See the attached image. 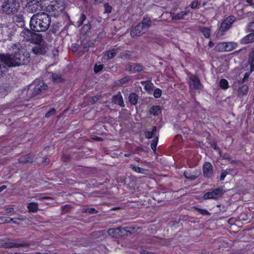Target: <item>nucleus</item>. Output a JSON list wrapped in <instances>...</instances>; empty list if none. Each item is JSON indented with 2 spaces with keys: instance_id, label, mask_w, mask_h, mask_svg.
<instances>
[{
  "instance_id": "nucleus-21",
  "label": "nucleus",
  "mask_w": 254,
  "mask_h": 254,
  "mask_svg": "<svg viewBox=\"0 0 254 254\" xmlns=\"http://www.w3.org/2000/svg\"><path fill=\"white\" fill-rule=\"evenodd\" d=\"M32 51L34 54L37 55H44L46 53L45 48L40 45L33 48Z\"/></svg>"
},
{
  "instance_id": "nucleus-25",
  "label": "nucleus",
  "mask_w": 254,
  "mask_h": 254,
  "mask_svg": "<svg viewBox=\"0 0 254 254\" xmlns=\"http://www.w3.org/2000/svg\"><path fill=\"white\" fill-rule=\"evenodd\" d=\"M27 208L29 212H37L38 210V204L34 202H30L27 205Z\"/></svg>"
},
{
  "instance_id": "nucleus-24",
  "label": "nucleus",
  "mask_w": 254,
  "mask_h": 254,
  "mask_svg": "<svg viewBox=\"0 0 254 254\" xmlns=\"http://www.w3.org/2000/svg\"><path fill=\"white\" fill-rule=\"evenodd\" d=\"M142 86H144V89L148 93L152 90V87L154 86L153 84L150 81H141L140 82Z\"/></svg>"
},
{
  "instance_id": "nucleus-16",
  "label": "nucleus",
  "mask_w": 254,
  "mask_h": 254,
  "mask_svg": "<svg viewBox=\"0 0 254 254\" xmlns=\"http://www.w3.org/2000/svg\"><path fill=\"white\" fill-rule=\"evenodd\" d=\"M113 102L115 104L119 105L120 107H125V104L123 100V98L120 93L119 92L116 95H115L113 97Z\"/></svg>"
},
{
  "instance_id": "nucleus-19",
  "label": "nucleus",
  "mask_w": 254,
  "mask_h": 254,
  "mask_svg": "<svg viewBox=\"0 0 254 254\" xmlns=\"http://www.w3.org/2000/svg\"><path fill=\"white\" fill-rule=\"evenodd\" d=\"M34 31L28 29H25L20 33L21 37H23L24 39L26 41H30L31 37Z\"/></svg>"
},
{
  "instance_id": "nucleus-4",
  "label": "nucleus",
  "mask_w": 254,
  "mask_h": 254,
  "mask_svg": "<svg viewBox=\"0 0 254 254\" xmlns=\"http://www.w3.org/2000/svg\"><path fill=\"white\" fill-rule=\"evenodd\" d=\"M19 4L18 0H2L1 9L7 14H14L17 12Z\"/></svg>"
},
{
  "instance_id": "nucleus-13",
  "label": "nucleus",
  "mask_w": 254,
  "mask_h": 254,
  "mask_svg": "<svg viewBox=\"0 0 254 254\" xmlns=\"http://www.w3.org/2000/svg\"><path fill=\"white\" fill-rule=\"evenodd\" d=\"M143 69V66L140 64L132 63L128 65V70L132 73L140 72Z\"/></svg>"
},
{
  "instance_id": "nucleus-47",
  "label": "nucleus",
  "mask_w": 254,
  "mask_h": 254,
  "mask_svg": "<svg viewBox=\"0 0 254 254\" xmlns=\"http://www.w3.org/2000/svg\"><path fill=\"white\" fill-rule=\"evenodd\" d=\"M253 71H251V66H250V71L248 72H246L243 78L242 79L241 82L242 83H243L245 82L246 80L248 79V78L249 77L250 74Z\"/></svg>"
},
{
  "instance_id": "nucleus-48",
  "label": "nucleus",
  "mask_w": 254,
  "mask_h": 254,
  "mask_svg": "<svg viewBox=\"0 0 254 254\" xmlns=\"http://www.w3.org/2000/svg\"><path fill=\"white\" fill-rule=\"evenodd\" d=\"M220 156L224 160L230 161L231 159V155L227 153H222L221 151V153H219Z\"/></svg>"
},
{
  "instance_id": "nucleus-43",
  "label": "nucleus",
  "mask_w": 254,
  "mask_h": 254,
  "mask_svg": "<svg viewBox=\"0 0 254 254\" xmlns=\"http://www.w3.org/2000/svg\"><path fill=\"white\" fill-rule=\"evenodd\" d=\"M83 212L89 214H97L98 211L94 208H87L83 209Z\"/></svg>"
},
{
  "instance_id": "nucleus-63",
  "label": "nucleus",
  "mask_w": 254,
  "mask_h": 254,
  "mask_svg": "<svg viewBox=\"0 0 254 254\" xmlns=\"http://www.w3.org/2000/svg\"><path fill=\"white\" fill-rule=\"evenodd\" d=\"M6 188V186L5 185H3L0 187V192L3 191L4 189Z\"/></svg>"
},
{
  "instance_id": "nucleus-7",
  "label": "nucleus",
  "mask_w": 254,
  "mask_h": 254,
  "mask_svg": "<svg viewBox=\"0 0 254 254\" xmlns=\"http://www.w3.org/2000/svg\"><path fill=\"white\" fill-rule=\"evenodd\" d=\"M237 46V43L234 42H221L215 46V50L219 52H229L235 49Z\"/></svg>"
},
{
  "instance_id": "nucleus-11",
  "label": "nucleus",
  "mask_w": 254,
  "mask_h": 254,
  "mask_svg": "<svg viewBox=\"0 0 254 254\" xmlns=\"http://www.w3.org/2000/svg\"><path fill=\"white\" fill-rule=\"evenodd\" d=\"M189 82V87L194 90H199L201 89L202 85L201 83L199 77L196 75H191L190 78Z\"/></svg>"
},
{
  "instance_id": "nucleus-49",
  "label": "nucleus",
  "mask_w": 254,
  "mask_h": 254,
  "mask_svg": "<svg viewBox=\"0 0 254 254\" xmlns=\"http://www.w3.org/2000/svg\"><path fill=\"white\" fill-rule=\"evenodd\" d=\"M211 146L216 151H218L219 153H221V149L218 146L217 142L216 141H213L211 144Z\"/></svg>"
},
{
  "instance_id": "nucleus-53",
  "label": "nucleus",
  "mask_w": 254,
  "mask_h": 254,
  "mask_svg": "<svg viewBox=\"0 0 254 254\" xmlns=\"http://www.w3.org/2000/svg\"><path fill=\"white\" fill-rule=\"evenodd\" d=\"M198 2L196 0H193L190 5V6L192 9H195L198 5Z\"/></svg>"
},
{
  "instance_id": "nucleus-1",
  "label": "nucleus",
  "mask_w": 254,
  "mask_h": 254,
  "mask_svg": "<svg viewBox=\"0 0 254 254\" xmlns=\"http://www.w3.org/2000/svg\"><path fill=\"white\" fill-rule=\"evenodd\" d=\"M30 54L24 49H18L11 57L9 55H0V60L8 67L25 65L30 61Z\"/></svg>"
},
{
  "instance_id": "nucleus-64",
  "label": "nucleus",
  "mask_w": 254,
  "mask_h": 254,
  "mask_svg": "<svg viewBox=\"0 0 254 254\" xmlns=\"http://www.w3.org/2000/svg\"><path fill=\"white\" fill-rule=\"evenodd\" d=\"M94 139L96 141H102L103 139L101 137L96 136L94 138Z\"/></svg>"
},
{
  "instance_id": "nucleus-15",
  "label": "nucleus",
  "mask_w": 254,
  "mask_h": 254,
  "mask_svg": "<svg viewBox=\"0 0 254 254\" xmlns=\"http://www.w3.org/2000/svg\"><path fill=\"white\" fill-rule=\"evenodd\" d=\"M253 42H254V33L253 32L247 35L240 40V43L243 45L248 44Z\"/></svg>"
},
{
  "instance_id": "nucleus-5",
  "label": "nucleus",
  "mask_w": 254,
  "mask_h": 254,
  "mask_svg": "<svg viewBox=\"0 0 254 254\" xmlns=\"http://www.w3.org/2000/svg\"><path fill=\"white\" fill-rule=\"evenodd\" d=\"M25 246V244L23 242H21L20 239H0V248H18L23 247Z\"/></svg>"
},
{
  "instance_id": "nucleus-51",
  "label": "nucleus",
  "mask_w": 254,
  "mask_h": 254,
  "mask_svg": "<svg viewBox=\"0 0 254 254\" xmlns=\"http://www.w3.org/2000/svg\"><path fill=\"white\" fill-rule=\"evenodd\" d=\"M52 79L54 81H61L62 76L60 74L54 73L52 74Z\"/></svg>"
},
{
  "instance_id": "nucleus-35",
  "label": "nucleus",
  "mask_w": 254,
  "mask_h": 254,
  "mask_svg": "<svg viewBox=\"0 0 254 254\" xmlns=\"http://www.w3.org/2000/svg\"><path fill=\"white\" fill-rule=\"evenodd\" d=\"M194 209L196 211H197L199 214H200L202 215H210V213L208 211H207L206 209L200 208L197 207H194Z\"/></svg>"
},
{
  "instance_id": "nucleus-14",
  "label": "nucleus",
  "mask_w": 254,
  "mask_h": 254,
  "mask_svg": "<svg viewBox=\"0 0 254 254\" xmlns=\"http://www.w3.org/2000/svg\"><path fill=\"white\" fill-rule=\"evenodd\" d=\"M144 28L139 23L137 24L130 31V36L134 38L140 35L143 32Z\"/></svg>"
},
{
  "instance_id": "nucleus-2",
  "label": "nucleus",
  "mask_w": 254,
  "mask_h": 254,
  "mask_svg": "<svg viewBox=\"0 0 254 254\" xmlns=\"http://www.w3.org/2000/svg\"><path fill=\"white\" fill-rule=\"evenodd\" d=\"M51 23V16L49 14L38 12L31 17L29 25L30 29L34 32H44L49 28Z\"/></svg>"
},
{
  "instance_id": "nucleus-29",
  "label": "nucleus",
  "mask_w": 254,
  "mask_h": 254,
  "mask_svg": "<svg viewBox=\"0 0 254 254\" xmlns=\"http://www.w3.org/2000/svg\"><path fill=\"white\" fill-rule=\"evenodd\" d=\"M157 127L153 126L151 131H146L145 132V136L147 138L151 139L153 138L156 134Z\"/></svg>"
},
{
  "instance_id": "nucleus-46",
  "label": "nucleus",
  "mask_w": 254,
  "mask_h": 254,
  "mask_svg": "<svg viewBox=\"0 0 254 254\" xmlns=\"http://www.w3.org/2000/svg\"><path fill=\"white\" fill-rule=\"evenodd\" d=\"M37 200H42L44 199L50 200L52 198L50 196H44L43 194H40L36 196Z\"/></svg>"
},
{
  "instance_id": "nucleus-26",
  "label": "nucleus",
  "mask_w": 254,
  "mask_h": 254,
  "mask_svg": "<svg viewBox=\"0 0 254 254\" xmlns=\"http://www.w3.org/2000/svg\"><path fill=\"white\" fill-rule=\"evenodd\" d=\"M144 28H148L151 26V21L148 16H144L143 18L141 23H139Z\"/></svg>"
},
{
  "instance_id": "nucleus-58",
  "label": "nucleus",
  "mask_w": 254,
  "mask_h": 254,
  "mask_svg": "<svg viewBox=\"0 0 254 254\" xmlns=\"http://www.w3.org/2000/svg\"><path fill=\"white\" fill-rule=\"evenodd\" d=\"M78 45L77 44H73L72 45V50L73 52H76L77 51V48Z\"/></svg>"
},
{
  "instance_id": "nucleus-33",
  "label": "nucleus",
  "mask_w": 254,
  "mask_h": 254,
  "mask_svg": "<svg viewBox=\"0 0 254 254\" xmlns=\"http://www.w3.org/2000/svg\"><path fill=\"white\" fill-rule=\"evenodd\" d=\"M219 86L224 90L227 89L229 88V82L224 78L221 79L219 82Z\"/></svg>"
},
{
  "instance_id": "nucleus-59",
  "label": "nucleus",
  "mask_w": 254,
  "mask_h": 254,
  "mask_svg": "<svg viewBox=\"0 0 254 254\" xmlns=\"http://www.w3.org/2000/svg\"><path fill=\"white\" fill-rule=\"evenodd\" d=\"M5 211L7 213H9L13 212L14 208L12 207H8L5 209Z\"/></svg>"
},
{
  "instance_id": "nucleus-6",
  "label": "nucleus",
  "mask_w": 254,
  "mask_h": 254,
  "mask_svg": "<svg viewBox=\"0 0 254 254\" xmlns=\"http://www.w3.org/2000/svg\"><path fill=\"white\" fill-rule=\"evenodd\" d=\"M32 85L34 86L33 89H29L27 91L31 94V97H34L43 92L48 88L47 85L42 81H38V83L35 81Z\"/></svg>"
},
{
  "instance_id": "nucleus-57",
  "label": "nucleus",
  "mask_w": 254,
  "mask_h": 254,
  "mask_svg": "<svg viewBox=\"0 0 254 254\" xmlns=\"http://www.w3.org/2000/svg\"><path fill=\"white\" fill-rule=\"evenodd\" d=\"M99 100V98L98 96H94L91 98L90 101L94 104L96 102H97Z\"/></svg>"
},
{
  "instance_id": "nucleus-30",
  "label": "nucleus",
  "mask_w": 254,
  "mask_h": 254,
  "mask_svg": "<svg viewBox=\"0 0 254 254\" xmlns=\"http://www.w3.org/2000/svg\"><path fill=\"white\" fill-rule=\"evenodd\" d=\"M130 79V77L129 76H126L123 77L121 79L117 80L115 83L117 86H120L128 82Z\"/></svg>"
},
{
  "instance_id": "nucleus-44",
  "label": "nucleus",
  "mask_w": 254,
  "mask_h": 254,
  "mask_svg": "<svg viewBox=\"0 0 254 254\" xmlns=\"http://www.w3.org/2000/svg\"><path fill=\"white\" fill-rule=\"evenodd\" d=\"M105 9L104 13H110L112 10V7L107 2L104 4Z\"/></svg>"
},
{
  "instance_id": "nucleus-41",
  "label": "nucleus",
  "mask_w": 254,
  "mask_h": 254,
  "mask_svg": "<svg viewBox=\"0 0 254 254\" xmlns=\"http://www.w3.org/2000/svg\"><path fill=\"white\" fill-rule=\"evenodd\" d=\"M104 65L102 64H100L98 65L97 64H95L94 66V72L95 73L97 74L101 71L104 68Z\"/></svg>"
},
{
  "instance_id": "nucleus-20",
  "label": "nucleus",
  "mask_w": 254,
  "mask_h": 254,
  "mask_svg": "<svg viewBox=\"0 0 254 254\" xmlns=\"http://www.w3.org/2000/svg\"><path fill=\"white\" fill-rule=\"evenodd\" d=\"M149 112L150 115L157 116L162 113V108L160 106L153 105L150 108Z\"/></svg>"
},
{
  "instance_id": "nucleus-37",
  "label": "nucleus",
  "mask_w": 254,
  "mask_h": 254,
  "mask_svg": "<svg viewBox=\"0 0 254 254\" xmlns=\"http://www.w3.org/2000/svg\"><path fill=\"white\" fill-rule=\"evenodd\" d=\"M158 140H159V137L156 136L154 138V139H153V140L151 142V148L154 152H156Z\"/></svg>"
},
{
  "instance_id": "nucleus-61",
  "label": "nucleus",
  "mask_w": 254,
  "mask_h": 254,
  "mask_svg": "<svg viewBox=\"0 0 254 254\" xmlns=\"http://www.w3.org/2000/svg\"><path fill=\"white\" fill-rule=\"evenodd\" d=\"M49 162L50 160L48 158H43L42 163L48 164L49 163Z\"/></svg>"
},
{
  "instance_id": "nucleus-23",
  "label": "nucleus",
  "mask_w": 254,
  "mask_h": 254,
  "mask_svg": "<svg viewBox=\"0 0 254 254\" xmlns=\"http://www.w3.org/2000/svg\"><path fill=\"white\" fill-rule=\"evenodd\" d=\"M248 64L251 66V71H254V48L252 49L249 54Z\"/></svg>"
},
{
  "instance_id": "nucleus-36",
  "label": "nucleus",
  "mask_w": 254,
  "mask_h": 254,
  "mask_svg": "<svg viewBox=\"0 0 254 254\" xmlns=\"http://www.w3.org/2000/svg\"><path fill=\"white\" fill-rule=\"evenodd\" d=\"M131 169L134 171L135 172L141 173V174H144L145 173V172L146 170L145 169H143L142 168L139 167L136 165H131Z\"/></svg>"
},
{
  "instance_id": "nucleus-60",
  "label": "nucleus",
  "mask_w": 254,
  "mask_h": 254,
  "mask_svg": "<svg viewBox=\"0 0 254 254\" xmlns=\"http://www.w3.org/2000/svg\"><path fill=\"white\" fill-rule=\"evenodd\" d=\"M246 1L251 6L254 7V3L253 0H246Z\"/></svg>"
},
{
  "instance_id": "nucleus-50",
  "label": "nucleus",
  "mask_w": 254,
  "mask_h": 254,
  "mask_svg": "<svg viewBox=\"0 0 254 254\" xmlns=\"http://www.w3.org/2000/svg\"><path fill=\"white\" fill-rule=\"evenodd\" d=\"M56 109L54 108H53L46 114L45 117L48 118L51 116L54 115L56 114Z\"/></svg>"
},
{
  "instance_id": "nucleus-18",
  "label": "nucleus",
  "mask_w": 254,
  "mask_h": 254,
  "mask_svg": "<svg viewBox=\"0 0 254 254\" xmlns=\"http://www.w3.org/2000/svg\"><path fill=\"white\" fill-rule=\"evenodd\" d=\"M43 41V37L41 34L34 33L32 35L30 42L36 44H40Z\"/></svg>"
},
{
  "instance_id": "nucleus-34",
  "label": "nucleus",
  "mask_w": 254,
  "mask_h": 254,
  "mask_svg": "<svg viewBox=\"0 0 254 254\" xmlns=\"http://www.w3.org/2000/svg\"><path fill=\"white\" fill-rule=\"evenodd\" d=\"M60 23L59 22L53 23L51 29V31L53 34H56L60 30Z\"/></svg>"
},
{
  "instance_id": "nucleus-12",
  "label": "nucleus",
  "mask_w": 254,
  "mask_h": 254,
  "mask_svg": "<svg viewBox=\"0 0 254 254\" xmlns=\"http://www.w3.org/2000/svg\"><path fill=\"white\" fill-rule=\"evenodd\" d=\"M203 176L205 178H210L213 175V169L211 164L208 162L204 163L202 167Z\"/></svg>"
},
{
  "instance_id": "nucleus-10",
  "label": "nucleus",
  "mask_w": 254,
  "mask_h": 254,
  "mask_svg": "<svg viewBox=\"0 0 254 254\" xmlns=\"http://www.w3.org/2000/svg\"><path fill=\"white\" fill-rule=\"evenodd\" d=\"M235 21V17L231 15L225 18L221 23L220 30L222 32H225L230 28L232 23Z\"/></svg>"
},
{
  "instance_id": "nucleus-9",
  "label": "nucleus",
  "mask_w": 254,
  "mask_h": 254,
  "mask_svg": "<svg viewBox=\"0 0 254 254\" xmlns=\"http://www.w3.org/2000/svg\"><path fill=\"white\" fill-rule=\"evenodd\" d=\"M41 0H31L27 3V8L29 11L35 13L44 10Z\"/></svg>"
},
{
  "instance_id": "nucleus-54",
  "label": "nucleus",
  "mask_w": 254,
  "mask_h": 254,
  "mask_svg": "<svg viewBox=\"0 0 254 254\" xmlns=\"http://www.w3.org/2000/svg\"><path fill=\"white\" fill-rule=\"evenodd\" d=\"M227 174L228 172H227L226 170L222 171L220 175V180L221 181H223Z\"/></svg>"
},
{
  "instance_id": "nucleus-17",
  "label": "nucleus",
  "mask_w": 254,
  "mask_h": 254,
  "mask_svg": "<svg viewBox=\"0 0 254 254\" xmlns=\"http://www.w3.org/2000/svg\"><path fill=\"white\" fill-rule=\"evenodd\" d=\"M33 161V156L31 154H28L25 156H22L18 159V162L20 163H32Z\"/></svg>"
},
{
  "instance_id": "nucleus-40",
  "label": "nucleus",
  "mask_w": 254,
  "mask_h": 254,
  "mask_svg": "<svg viewBox=\"0 0 254 254\" xmlns=\"http://www.w3.org/2000/svg\"><path fill=\"white\" fill-rule=\"evenodd\" d=\"M201 31L205 38H208L210 37V30L209 28L204 27L201 29Z\"/></svg>"
},
{
  "instance_id": "nucleus-3",
  "label": "nucleus",
  "mask_w": 254,
  "mask_h": 254,
  "mask_svg": "<svg viewBox=\"0 0 254 254\" xmlns=\"http://www.w3.org/2000/svg\"><path fill=\"white\" fill-rule=\"evenodd\" d=\"M65 7L64 0H54L45 7V10L50 16L57 17L63 12Z\"/></svg>"
},
{
  "instance_id": "nucleus-38",
  "label": "nucleus",
  "mask_w": 254,
  "mask_h": 254,
  "mask_svg": "<svg viewBox=\"0 0 254 254\" xmlns=\"http://www.w3.org/2000/svg\"><path fill=\"white\" fill-rule=\"evenodd\" d=\"M184 174L185 178L190 180H194L196 178L195 175L191 174L190 171H185Z\"/></svg>"
},
{
  "instance_id": "nucleus-8",
  "label": "nucleus",
  "mask_w": 254,
  "mask_h": 254,
  "mask_svg": "<svg viewBox=\"0 0 254 254\" xmlns=\"http://www.w3.org/2000/svg\"><path fill=\"white\" fill-rule=\"evenodd\" d=\"M224 193L223 189L221 188L212 190L211 191L207 192L203 194V198L205 200L208 199H218Z\"/></svg>"
},
{
  "instance_id": "nucleus-62",
  "label": "nucleus",
  "mask_w": 254,
  "mask_h": 254,
  "mask_svg": "<svg viewBox=\"0 0 254 254\" xmlns=\"http://www.w3.org/2000/svg\"><path fill=\"white\" fill-rule=\"evenodd\" d=\"M140 253L141 254H150V253L145 250H141Z\"/></svg>"
},
{
  "instance_id": "nucleus-39",
  "label": "nucleus",
  "mask_w": 254,
  "mask_h": 254,
  "mask_svg": "<svg viewBox=\"0 0 254 254\" xmlns=\"http://www.w3.org/2000/svg\"><path fill=\"white\" fill-rule=\"evenodd\" d=\"M120 58L122 59H126V60H131L132 58L131 55L130 54H129V52L128 51L127 53H121L120 54V56L119 57Z\"/></svg>"
},
{
  "instance_id": "nucleus-22",
  "label": "nucleus",
  "mask_w": 254,
  "mask_h": 254,
  "mask_svg": "<svg viewBox=\"0 0 254 254\" xmlns=\"http://www.w3.org/2000/svg\"><path fill=\"white\" fill-rule=\"evenodd\" d=\"M138 96L135 92H131L129 94L128 101L132 105H136L138 102Z\"/></svg>"
},
{
  "instance_id": "nucleus-42",
  "label": "nucleus",
  "mask_w": 254,
  "mask_h": 254,
  "mask_svg": "<svg viewBox=\"0 0 254 254\" xmlns=\"http://www.w3.org/2000/svg\"><path fill=\"white\" fill-rule=\"evenodd\" d=\"M187 14V13L185 11H181L177 14H176L174 17V19L179 20L182 19L184 18V16Z\"/></svg>"
},
{
  "instance_id": "nucleus-32",
  "label": "nucleus",
  "mask_w": 254,
  "mask_h": 254,
  "mask_svg": "<svg viewBox=\"0 0 254 254\" xmlns=\"http://www.w3.org/2000/svg\"><path fill=\"white\" fill-rule=\"evenodd\" d=\"M91 29V21H88L87 23L83 25L81 30L85 34L87 35L90 32Z\"/></svg>"
},
{
  "instance_id": "nucleus-27",
  "label": "nucleus",
  "mask_w": 254,
  "mask_h": 254,
  "mask_svg": "<svg viewBox=\"0 0 254 254\" xmlns=\"http://www.w3.org/2000/svg\"><path fill=\"white\" fill-rule=\"evenodd\" d=\"M249 89V86L247 84H243L238 89L239 95L243 96L246 95L248 92Z\"/></svg>"
},
{
  "instance_id": "nucleus-52",
  "label": "nucleus",
  "mask_w": 254,
  "mask_h": 254,
  "mask_svg": "<svg viewBox=\"0 0 254 254\" xmlns=\"http://www.w3.org/2000/svg\"><path fill=\"white\" fill-rule=\"evenodd\" d=\"M71 158V156L70 154H68V155L64 154L62 156V159L63 161L66 162L68 161Z\"/></svg>"
},
{
  "instance_id": "nucleus-31",
  "label": "nucleus",
  "mask_w": 254,
  "mask_h": 254,
  "mask_svg": "<svg viewBox=\"0 0 254 254\" xmlns=\"http://www.w3.org/2000/svg\"><path fill=\"white\" fill-rule=\"evenodd\" d=\"M86 15L84 13H82L80 15V16H79L78 20L76 22V26L77 27H80V26H81L83 24V23L85 21V20H86Z\"/></svg>"
},
{
  "instance_id": "nucleus-55",
  "label": "nucleus",
  "mask_w": 254,
  "mask_h": 254,
  "mask_svg": "<svg viewBox=\"0 0 254 254\" xmlns=\"http://www.w3.org/2000/svg\"><path fill=\"white\" fill-rule=\"evenodd\" d=\"M248 30L250 32H254V21L249 23L248 25Z\"/></svg>"
},
{
  "instance_id": "nucleus-56",
  "label": "nucleus",
  "mask_w": 254,
  "mask_h": 254,
  "mask_svg": "<svg viewBox=\"0 0 254 254\" xmlns=\"http://www.w3.org/2000/svg\"><path fill=\"white\" fill-rule=\"evenodd\" d=\"M15 19L16 22H21L23 20V16L21 14H19L16 16Z\"/></svg>"
},
{
  "instance_id": "nucleus-28",
  "label": "nucleus",
  "mask_w": 254,
  "mask_h": 254,
  "mask_svg": "<svg viewBox=\"0 0 254 254\" xmlns=\"http://www.w3.org/2000/svg\"><path fill=\"white\" fill-rule=\"evenodd\" d=\"M117 55L116 50L113 49L112 50L107 51L104 56L106 57L107 60L112 59L114 58Z\"/></svg>"
},
{
  "instance_id": "nucleus-45",
  "label": "nucleus",
  "mask_w": 254,
  "mask_h": 254,
  "mask_svg": "<svg viewBox=\"0 0 254 254\" xmlns=\"http://www.w3.org/2000/svg\"><path fill=\"white\" fill-rule=\"evenodd\" d=\"M162 93V90L160 88H156L154 91L153 96L155 98H158L161 97Z\"/></svg>"
}]
</instances>
